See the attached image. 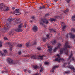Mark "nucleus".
<instances>
[{"label":"nucleus","mask_w":75,"mask_h":75,"mask_svg":"<svg viewBox=\"0 0 75 75\" xmlns=\"http://www.w3.org/2000/svg\"><path fill=\"white\" fill-rule=\"evenodd\" d=\"M2 43H0V47H2Z\"/></svg>","instance_id":"57"},{"label":"nucleus","mask_w":75,"mask_h":75,"mask_svg":"<svg viewBox=\"0 0 75 75\" xmlns=\"http://www.w3.org/2000/svg\"><path fill=\"white\" fill-rule=\"evenodd\" d=\"M48 48H50V46H48Z\"/></svg>","instance_id":"63"},{"label":"nucleus","mask_w":75,"mask_h":75,"mask_svg":"<svg viewBox=\"0 0 75 75\" xmlns=\"http://www.w3.org/2000/svg\"><path fill=\"white\" fill-rule=\"evenodd\" d=\"M72 55H73V54H72V53H71V54L69 56V60H71L72 56Z\"/></svg>","instance_id":"19"},{"label":"nucleus","mask_w":75,"mask_h":75,"mask_svg":"<svg viewBox=\"0 0 75 75\" xmlns=\"http://www.w3.org/2000/svg\"><path fill=\"white\" fill-rule=\"evenodd\" d=\"M72 59L73 61H75V59L74 58V57H72Z\"/></svg>","instance_id":"53"},{"label":"nucleus","mask_w":75,"mask_h":75,"mask_svg":"<svg viewBox=\"0 0 75 75\" xmlns=\"http://www.w3.org/2000/svg\"><path fill=\"white\" fill-rule=\"evenodd\" d=\"M23 27L24 28H26V27H27V25L25 24L23 26Z\"/></svg>","instance_id":"49"},{"label":"nucleus","mask_w":75,"mask_h":75,"mask_svg":"<svg viewBox=\"0 0 75 75\" xmlns=\"http://www.w3.org/2000/svg\"><path fill=\"white\" fill-rule=\"evenodd\" d=\"M71 72V71H65V73L66 74H69V73Z\"/></svg>","instance_id":"30"},{"label":"nucleus","mask_w":75,"mask_h":75,"mask_svg":"<svg viewBox=\"0 0 75 75\" xmlns=\"http://www.w3.org/2000/svg\"><path fill=\"white\" fill-rule=\"evenodd\" d=\"M33 45H36V42L35 41H33Z\"/></svg>","instance_id":"35"},{"label":"nucleus","mask_w":75,"mask_h":75,"mask_svg":"<svg viewBox=\"0 0 75 75\" xmlns=\"http://www.w3.org/2000/svg\"><path fill=\"white\" fill-rule=\"evenodd\" d=\"M40 68H41L40 70V72H44V68H43V67H42L41 66H40Z\"/></svg>","instance_id":"13"},{"label":"nucleus","mask_w":75,"mask_h":75,"mask_svg":"<svg viewBox=\"0 0 75 75\" xmlns=\"http://www.w3.org/2000/svg\"><path fill=\"white\" fill-rule=\"evenodd\" d=\"M32 30L34 32H36L38 30V27L37 26L34 25L32 28Z\"/></svg>","instance_id":"8"},{"label":"nucleus","mask_w":75,"mask_h":75,"mask_svg":"<svg viewBox=\"0 0 75 75\" xmlns=\"http://www.w3.org/2000/svg\"><path fill=\"white\" fill-rule=\"evenodd\" d=\"M61 46V44L60 43H59L57 44V47H55V48L53 50L54 52H55L56 50H57V49H59L60 48V47Z\"/></svg>","instance_id":"7"},{"label":"nucleus","mask_w":75,"mask_h":75,"mask_svg":"<svg viewBox=\"0 0 75 75\" xmlns=\"http://www.w3.org/2000/svg\"><path fill=\"white\" fill-rule=\"evenodd\" d=\"M18 10L19 9H16V11L14 12V13H17V12H18Z\"/></svg>","instance_id":"38"},{"label":"nucleus","mask_w":75,"mask_h":75,"mask_svg":"<svg viewBox=\"0 0 75 75\" xmlns=\"http://www.w3.org/2000/svg\"><path fill=\"white\" fill-rule=\"evenodd\" d=\"M40 9H41V10L42 9H45V6H40Z\"/></svg>","instance_id":"29"},{"label":"nucleus","mask_w":75,"mask_h":75,"mask_svg":"<svg viewBox=\"0 0 75 75\" xmlns=\"http://www.w3.org/2000/svg\"><path fill=\"white\" fill-rule=\"evenodd\" d=\"M58 67H59V66H54L53 67L52 69H55V68H58Z\"/></svg>","instance_id":"24"},{"label":"nucleus","mask_w":75,"mask_h":75,"mask_svg":"<svg viewBox=\"0 0 75 75\" xmlns=\"http://www.w3.org/2000/svg\"><path fill=\"white\" fill-rule=\"evenodd\" d=\"M7 45H9V46H11L12 45L11 43L10 42H8L7 43Z\"/></svg>","instance_id":"27"},{"label":"nucleus","mask_w":75,"mask_h":75,"mask_svg":"<svg viewBox=\"0 0 75 75\" xmlns=\"http://www.w3.org/2000/svg\"><path fill=\"white\" fill-rule=\"evenodd\" d=\"M48 51H49V52H51V51H52V49L51 48L48 49Z\"/></svg>","instance_id":"37"},{"label":"nucleus","mask_w":75,"mask_h":75,"mask_svg":"<svg viewBox=\"0 0 75 75\" xmlns=\"http://www.w3.org/2000/svg\"><path fill=\"white\" fill-rule=\"evenodd\" d=\"M48 6V5H47Z\"/></svg>","instance_id":"64"},{"label":"nucleus","mask_w":75,"mask_h":75,"mask_svg":"<svg viewBox=\"0 0 75 75\" xmlns=\"http://www.w3.org/2000/svg\"><path fill=\"white\" fill-rule=\"evenodd\" d=\"M44 55H33L32 57L33 59H42Z\"/></svg>","instance_id":"5"},{"label":"nucleus","mask_w":75,"mask_h":75,"mask_svg":"<svg viewBox=\"0 0 75 75\" xmlns=\"http://www.w3.org/2000/svg\"><path fill=\"white\" fill-rule=\"evenodd\" d=\"M50 31H51V32H53V33H56V31L54 30H53L52 28L50 29Z\"/></svg>","instance_id":"20"},{"label":"nucleus","mask_w":75,"mask_h":75,"mask_svg":"<svg viewBox=\"0 0 75 75\" xmlns=\"http://www.w3.org/2000/svg\"><path fill=\"white\" fill-rule=\"evenodd\" d=\"M55 70V69H52V73H54V70Z\"/></svg>","instance_id":"46"},{"label":"nucleus","mask_w":75,"mask_h":75,"mask_svg":"<svg viewBox=\"0 0 75 75\" xmlns=\"http://www.w3.org/2000/svg\"><path fill=\"white\" fill-rule=\"evenodd\" d=\"M14 20L13 18H9L8 19V21H9L10 22H11Z\"/></svg>","instance_id":"17"},{"label":"nucleus","mask_w":75,"mask_h":75,"mask_svg":"<svg viewBox=\"0 0 75 75\" xmlns=\"http://www.w3.org/2000/svg\"><path fill=\"white\" fill-rule=\"evenodd\" d=\"M46 36L47 38H50V35L48 34H47L46 35Z\"/></svg>","instance_id":"43"},{"label":"nucleus","mask_w":75,"mask_h":75,"mask_svg":"<svg viewBox=\"0 0 75 75\" xmlns=\"http://www.w3.org/2000/svg\"><path fill=\"white\" fill-rule=\"evenodd\" d=\"M72 19L73 21H75V15L74 16H72Z\"/></svg>","instance_id":"28"},{"label":"nucleus","mask_w":75,"mask_h":75,"mask_svg":"<svg viewBox=\"0 0 75 75\" xmlns=\"http://www.w3.org/2000/svg\"><path fill=\"white\" fill-rule=\"evenodd\" d=\"M71 31H73V32H75V30L74 28H72L71 29Z\"/></svg>","instance_id":"42"},{"label":"nucleus","mask_w":75,"mask_h":75,"mask_svg":"<svg viewBox=\"0 0 75 75\" xmlns=\"http://www.w3.org/2000/svg\"><path fill=\"white\" fill-rule=\"evenodd\" d=\"M71 47L70 46L68 45V43L67 42H65V44L64 45V47L63 49L62 50H60V53L61 54L62 53H63V52H65L66 55H68V50H67V48H70Z\"/></svg>","instance_id":"1"},{"label":"nucleus","mask_w":75,"mask_h":75,"mask_svg":"<svg viewBox=\"0 0 75 75\" xmlns=\"http://www.w3.org/2000/svg\"><path fill=\"white\" fill-rule=\"evenodd\" d=\"M0 44H2V42L1 41H0Z\"/></svg>","instance_id":"62"},{"label":"nucleus","mask_w":75,"mask_h":75,"mask_svg":"<svg viewBox=\"0 0 75 75\" xmlns=\"http://www.w3.org/2000/svg\"><path fill=\"white\" fill-rule=\"evenodd\" d=\"M0 54L1 55V56H5V55H6V54H4L3 53H2V52L0 51Z\"/></svg>","instance_id":"23"},{"label":"nucleus","mask_w":75,"mask_h":75,"mask_svg":"<svg viewBox=\"0 0 75 75\" xmlns=\"http://www.w3.org/2000/svg\"><path fill=\"white\" fill-rule=\"evenodd\" d=\"M38 50H40H40H41V48L40 47H38L37 48Z\"/></svg>","instance_id":"52"},{"label":"nucleus","mask_w":75,"mask_h":75,"mask_svg":"<svg viewBox=\"0 0 75 75\" xmlns=\"http://www.w3.org/2000/svg\"><path fill=\"white\" fill-rule=\"evenodd\" d=\"M33 68H34V69H37V68H38V66H34Z\"/></svg>","instance_id":"41"},{"label":"nucleus","mask_w":75,"mask_h":75,"mask_svg":"<svg viewBox=\"0 0 75 75\" xmlns=\"http://www.w3.org/2000/svg\"><path fill=\"white\" fill-rule=\"evenodd\" d=\"M25 45L27 47H29L30 46V45H31V43L30 42H28Z\"/></svg>","instance_id":"15"},{"label":"nucleus","mask_w":75,"mask_h":75,"mask_svg":"<svg viewBox=\"0 0 75 75\" xmlns=\"http://www.w3.org/2000/svg\"><path fill=\"white\" fill-rule=\"evenodd\" d=\"M49 16V14L48 13H46L45 15V17H48Z\"/></svg>","instance_id":"48"},{"label":"nucleus","mask_w":75,"mask_h":75,"mask_svg":"<svg viewBox=\"0 0 75 75\" xmlns=\"http://www.w3.org/2000/svg\"><path fill=\"white\" fill-rule=\"evenodd\" d=\"M5 7V5H4V4H1L0 5V7L1 8H3V7Z\"/></svg>","instance_id":"16"},{"label":"nucleus","mask_w":75,"mask_h":75,"mask_svg":"<svg viewBox=\"0 0 75 75\" xmlns=\"http://www.w3.org/2000/svg\"><path fill=\"white\" fill-rule=\"evenodd\" d=\"M69 35H68V34H67V35H66V37H67V38H68V36Z\"/></svg>","instance_id":"50"},{"label":"nucleus","mask_w":75,"mask_h":75,"mask_svg":"<svg viewBox=\"0 0 75 75\" xmlns=\"http://www.w3.org/2000/svg\"><path fill=\"white\" fill-rule=\"evenodd\" d=\"M67 65V63H64L63 66V67H65V68H69L70 69H71V70L73 71L74 73H75V69L74 67H73V66L72 65H70L68 66V67H67V66H66Z\"/></svg>","instance_id":"4"},{"label":"nucleus","mask_w":75,"mask_h":75,"mask_svg":"<svg viewBox=\"0 0 75 75\" xmlns=\"http://www.w3.org/2000/svg\"><path fill=\"white\" fill-rule=\"evenodd\" d=\"M31 72V70H29V71H28V72H29V73H30V72Z\"/></svg>","instance_id":"56"},{"label":"nucleus","mask_w":75,"mask_h":75,"mask_svg":"<svg viewBox=\"0 0 75 75\" xmlns=\"http://www.w3.org/2000/svg\"><path fill=\"white\" fill-rule=\"evenodd\" d=\"M9 9H10V7L8 6L6 8L5 10L6 11H7L9 10Z\"/></svg>","instance_id":"25"},{"label":"nucleus","mask_w":75,"mask_h":75,"mask_svg":"<svg viewBox=\"0 0 75 75\" xmlns=\"http://www.w3.org/2000/svg\"><path fill=\"white\" fill-rule=\"evenodd\" d=\"M23 24L21 23L18 26V28L16 29L15 30L16 32H19V33H21L23 31Z\"/></svg>","instance_id":"3"},{"label":"nucleus","mask_w":75,"mask_h":75,"mask_svg":"<svg viewBox=\"0 0 75 75\" xmlns=\"http://www.w3.org/2000/svg\"><path fill=\"white\" fill-rule=\"evenodd\" d=\"M17 47H22V45L21 44H18L17 45Z\"/></svg>","instance_id":"33"},{"label":"nucleus","mask_w":75,"mask_h":75,"mask_svg":"<svg viewBox=\"0 0 75 75\" xmlns=\"http://www.w3.org/2000/svg\"><path fill=\"white\" fill-rule=\"evenodd\" d=\"M42 21L40 22V23L41 25H44L43 23H45L46 24H49L50 22H49V19H46L45 18H42L41 19Z\"/></svg>","instance_id":"2"},{"label":"nucleus","mask_w":75,"mask_h":75,"mask_svg":"<svg viewBox=\"0 0 75 75\" xmlns=\"http://www.w3.org/2000/svg\"><path fill=\"white\" fill-rule=\"evenodd\" d=\"M24 71H25H25H27V69H24Z\"/></svg>","instance_id":"58"},{"label":"nucleus","mask_w":75,"mask_h":75,"mask_svg":"<svg viewBox=\"0 0 75 75\" xmlns=\"http://www.w3.org/2000/svg\"><path fill=\"white\" fill-rule=\"evenodd\" d=\"M69 35L70 37V38H75V35L71 33H70Z\"/></svg>","instance_id":"12"},{"label":"nucleus","mask_w":75,"mask_h":75,"mask_svg":"<svg viewBox=\"0 0 75 75\" xmlns=\"http://www.w3.org/2000/svg\"><path fill=\"white\" fill-rule=\"evenodd\" d=\"M68 11H69V10L67 9L64 11V13H67L68 12Z\"/></svg>","instance_id":"32"},{"label":"nucleus","mask_w":75,"mask_h":75,"mask_svg":"<svg viewBox=\"0 0 75 75\" xmlns=\"http://www.w3.org/2000/svg\"><path fill=\"white\" fill-rule=\"evenodd\" d=\"M15 14H16V15H20L21 14L20 12H19L18 11L17 12H15L14 13Z\"/></svg>","instance_id":"22"},{"label":"nucleus","mask_w":75,"mask_h":75,"mask_svg":"<svg viewBox=\"0 0 75 75\" xmlns=\"http://www.w3.org/2000/svg\"><path fill=\"white\" fill-rule=\"evenodd\" d=\"M54 0V1H55V2H57V1H58V0Z\"/></svg>","instance_id":"60"},{"label":"nucleus","mask_w":75,"mask_h":75,"mask_svg":"<svg viewBox=\"0 0 75 75\" xmlns=\"http://www.w3.org/2000/svg\"><path fill=\"white\" fill-rule=\"evenodd\" d=\"M12 9H13V10H14L15 9V8L13 7L12 8Z\"/></svg>","instance_id":"61"},{"label":"nucleus","mask_w":75,"mask_h":75,"mask_svg":"<svg viewBox=\"0 0 75 75\" xmlns=\"http://www.w3.org/2000/svg\"><path fill=\"white\" fill-rule=\"evenodd\" d=\"M33 21H33V20H30V23H32V22H33Z\"/></svg>","instance_id":"55"},{"label":"nucleus","mask_w":75,"mask_h":75,"mask_svg":"<svg viewBox=\"0 0 75 75\" xmlns=\"http://www.w3.org/2000/svg\"><path fill=\"white\" fill-rule=\"evenodd\" d=\"M57 56L58 57V58H60V55L59 54H57Z\"/></svg>","instance_id":"47"},{"label":"nucleus","mask_w":75,"mask_h":75,"mask_svg":"<svg viewBox=\"0 0 75 75\" xmlns=\"http://www.w3.org/2000/svg\"><path fill=\"white\" fill-rule=\"evenodd\" d=\"M67 3L69 4L71 3V0H66Z\"/></svg>","instance_id":"34"},{"label":"nucleus","mask_w":75,"mask_h":75,"mask_svg":"<svg viewBox=\"0 0 75 75\" xmlns=\"http://www.w3.org/2000/svg\"><path fill=\"white\" fill-rule=\"evenodd\" d=\"M18 55H21V51H19L18 52Z\"/></svg>","instance_id":"39"},{"label":"nucleus","mask_w":75,"mask_h":75,"mask_svg":"<svg viewBox=\"0 0 75 75\" xmlns=\"http://www.w3.org/2000/svg\"><path fill=\"white\" fill-rule=\"evenodd\" d=\"M56 40H52V44L53 45H55V44H56Z\"/></svg>","instance_id":"18"},{"label":"nucleus","mask_w":75,"mask_h":75,"mask_svg":"<svg viewBox=\"0 0 75 75\" xmlns=\"http://www.w3.org/2000/svg\"><path fill=\"white\" fill-rule=\"evenodd\" d=\"M46 38H43V40L44 41H45L46 40Z\"/></svg>","instance_id":"45"},{"label":"nucleus","mask_w":75,"mask_h":75,"mask_svg":"<svg viewBox=\"0 0 75 75\" xmlns=\"http://www.w3.org/2000/svg\"><path fill=\"white\" fill-rule=\"evenodd\" d=\"M54 18H55V19H56V20H57V19H59V16H55L54 17Z\"/></svg>","instance_id":"26"},{"label":"nucleus","mask_w":75,"mask_h":75,"mask_svg":"<svg viewBox=\"0 0 75 75\" xmlns=\"http://www.w3.org/2000/svg\"><path fill=\"white\" fill-rule=\"evenodd\" d=\"M4 39L5 40H7V38L4 37Z\"/></svg>","instance_id":"51"},{"label":"nucleus","mask_w":75,"mask_h":75,"mask_svg":"<svg viewBox=\"0 0 75 75\" xmlns=\"http://www.w3.org/2000/svg\"><path fill=\"white\" fill-rule=\"evenodd\" d=\"M15 31L14 29H12L11 31L9 33V35H13V34H14V32Z\"/></svg>","instance_id":"10"},{"label":"nucleus","mask_w":75,"mask_h":75,"mask_svg":"<svg viewBox=\"0 0 75 75\" xmlns=\"http://www.w3.org/2000/svg\"><path fill=\"white\" fill-rule=\"evenodd\" d=\"M45 64L46 65H48L49 64V62H45Z\"/></svg>","instance_id":"40"},{"label":"nucleus","mask_w":75,"mask_h":75,"mask_svg":"<svg viewBox=\"0 0 75 75\" xmlns=\"http://www.w3.org/2000/svg\"><path fill=\"white\" fill-rule=\"evenodd\" d=\"M62 28L63 30H64V29H65L66 28V26L65 25L63 26Z\"/></svg>","instance_id":"36"},{"label":"nucleus","mask_w":75,"mask_h":75,"mask_svg":"<svg viewBox=\"0 0 75 75\" xmlns=\"http://www.w3.org/2000/svg\"><path fill=\"white\" fill-rule=\"evenodd\" d=\"M31 18L33 21H34V20L35 19V18L34 16H32L31 17Z\"/></svg>","instance_id":"31"},{"label":"nucleus","mask_w":75,"mask_h":75,"mask_svg":"<svg viewBox=\"0 0 75 75\" xmlns=\"http://www.w3.org/2000/svg\"><path fill=\"white\" fill-rule=\"evenodd\" d=\"M6 25H7V27H5L4 28V31H5V32H7V31H8V30H9V28L10 27V25L8 24V23H6Z\"/></svg>","instance_id":"6"},{"label":"nucleus","mask_w":75,"mask_h":75,"mask_svg":"<svg viewBox=\"0 0 75 75\" xmlns=\"http://www.w3.org/2000/svg\"><path fill=\"white\" fill-rule=\"evenodd\" d=\"M61 60V58H56L54 60V61H59V62Z\"/></svg>","instance_id":"14"},{"label":"nucleus","mask_w":75,"mask_h":75,"mask_svg":"<svg viewBox=\"0 0 75 75\" xmlns=\"http://www.w3.org/2000/svg\"><path fill=\"white\" fill-rule=\"evenodd\" d=\"M4 72H7L6 71H3L2 72V73H4Z\"/></svg>","instance_id":"59"},{"label":"nucleus","mask_w":75,"mask_h":75,"mask_svg":"<svg viewBox=\"0 0 75 75\" xmlns=\"http://www.w3.org/2000/svg\"><path fill=\"white\" fill-rule=\"evenodd\" d=\"M50 20L51 21H52V22H53V21H55L56 20V19L53 18H50Z\"/></svg>","instance_id":"21"},{"label":"nucleus","mask_w":75,"mask_h":75,"mask_svg":"<svg viewBox=\"0 0 75 75\" xmlns=\"http://www.w3.org/2000/svg\"><path fill=\"white\" fill-rule=\"evenodd\" d=\"M7 61L10 64H14L13 61L11 59V58H8L7 59Z\"/></svg>","instance_id":"9"},{"label":"nucleus","mask_w":75,"mask_h":75,"mask_svg":"<svg viewBox=\"0 0 75 75\" xmlns=\"http://www.w3.org/2000/svg\"><path fill=\"white\" fill-rule=\"evenodd\" d=\"M15 22L16 23V24H18L20 23V18H17L15 20Z\"/></svg>","instance_id":"11"},{"label":"nucleus","mask_w":75,"mask_h":75,"mask_svg":"<svg viewBox=\"0 0 75 75\" xmlns=\"http://www.w3.org/2000/svg\"><path fill=\"white\" fill-rule=\"evenodd\" d=\"M4 54H7V51L6 50H4Z\"/></svg>","instance_id":"44"},{"label":"nucleus","mask_w":75,"mask_h":75,"mask_svg":"<svg viewBox=\"0 0 75 75\" xmlns=\"http://www.w3.org/2000/svg\"><path fill=\"white\" fill-rule=\"evenodd\" d=\"M10 51H12V47H10Z\"/></svg>","instance_id":"54"}]
</instances>
